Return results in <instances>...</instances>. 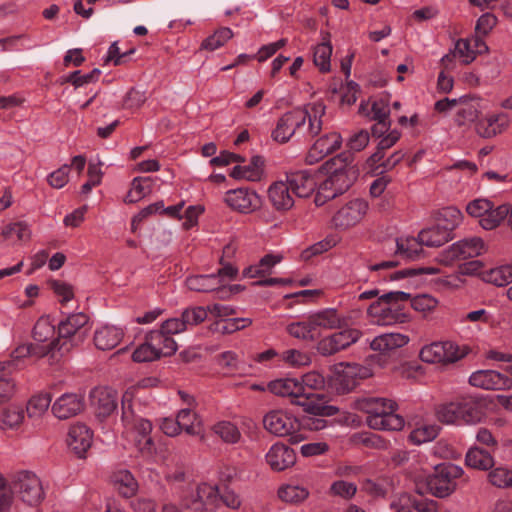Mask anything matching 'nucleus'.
<instances>
[{
    "label": "nucleus",
    "instance_id": "obj_8",
    "mask_svg": "<svg viewBox=\"0 0 512 512\" xmlns=\"http://www.w3.org/2000/svg\"><path fill=\"white\" fill-rule=\"evenodd\" d=\"M264 428L278 437L291 436L292 443H299L304 438L301 435H293L298 429V420L290 413L283 410H272L263 417Z\"/></svg>",
    "mask_w": 512,
    "mask_h": 512
},
{
    "label": "nucleus",
    "instance_id": "obj_47",
    "mask_svg": "<svg viewBox=\"0 0 512 512\" xmlns=\"http://www.w3.org/2000/svg\"><path fill=\"white\" fill-rule=\"evenodd\" d=\"M250 322L242 318L219 319L211 325L210 329L219 334H231L245 328Z\"/></svg>",
    "mask_w": 512,
    "mask_h": 512
},
{
    "label": "nucleus",
    "instance_id": "obj_3",
    "mask_svg": "<svg viewBox=\"0 0 512 512\" xmlns=\"http://www.w3.org/2000/svg\"><path fill=\"white\" fill-rule=\"evenodd\" d=\"M268 389L275 395L290 397L291 403L301 406L306 413L321 416H334L339 413L338 407L328 404L329 400L325 394L308 392L304 385L295 379L271 381Z\"/></svg>",
    "mask_w": 512,
    "mask_h": 512
},
{
    "label": "nucleus",
    "instance_id": "obj_27",
    "mask_svg": "<svg viewBox=\"0 0 512 512\" xmlns=\"http://www.w3.org/2000/svg\"><path fill=\"white\" fill-rule=\"evenodd\" d=\"M124 333L116 326H102L94 333L95 346L100 350H111L121 341Z\"/></svg>",
    "mask_w": 512,
    "mask_h": 512
},
{
    "label": "nucleus",
    "instance_id": "obj_26",
    "mask_svg": "<svg viewBox=\"0 0 512 512\" xmlns=\"http://www.w3.org/2000/svg\"><path fill=\"white\" fill-rule=\"evenodd\" d=\"M458 105L460 108L455 115V122L458 126H464L479 119L480 100L478 98L460 97Z\"/></svg>",
    "mask_w": 512,
    "mask_h": 512
},
{
    "label": "nucleus",
    "instance_id": "obj_38",
    "mask_svg": "<svg viewBox=\"0 0 512 512\" xmlns=\"http://www.w3.org/2000/svg\"><path fill=\"white\" fill-rule=\"evenodd\" d=\"M59 341H52L47 346H35L33 344L27 343L19 345L13 351L14 359H22L29 356L43 357L51 352H54V349L57 347Z\"/></svg>",
    "mask_w": 512,
    "mask_h": 512
},
{
    "label": "nucleus",
    "instance_id": "obj_46",
    "mask_svg": "<svg viewBox=\"0 0 512 512\" xmlns=\"http://www.w3.org/2000/svg\"><path fill=\"white\" fill-rule=\"evenodd\" d=\"M16 390V385L10 374V365L0 363V403L10 400Z\"/></svg>",
    "mask_w": 512,
    "mask_h": 512
},
{
    "label": "nucleus",
    "instance_id": "obj_53",
    "mask_svg": "<svg viewBox=\"0 0 512 512\" xmlns=\"http://www.w3.org/2000/svg\"><path fill=\"white\" fill-rule=\"evenodd\" d=\"M13 236H16L18 240H28L31 236L28 224L22 221L10 223L3 228L0 235L4 240L10 239Z\"/></svg>",
    "mask_w": 512,
    "mask_h": 512
},
{
    "label": "nucleus",
    "instance_id": "obj_6",
    "mask_svg": "<svg viewBox=\"0 0 512 512\" xmlns=\"http://www.w3.org/2000/svg\"><path fill=\"white\" fill-rule=\"evenodd\" d=\"M463 469L452 463H443L435 467L434 473L426 479L428 491L438 497L449 496L456 488L455 479L461 477Z\"/></svg>",
    "mask_w": 512,
    "mask_h": 512
},
{
    "label": "nucleus",
    "instance_id": "obj_55",
    "mask_svg": "<svg viewBox=\"0 0 512 512\" xmlns=\"http://www.w3.org/2000/svg\"><path fill=\"white\" fill-rule=\"evenodd\" d=\"M217 364L226 373H235L242 371L241 363L238 356L233 351H225L216 358Z\"/></svg>",
    "mask_w": 512,
    "mask_h": 512
},
{
    "label": "nucleus",
    "instance_id": "obj_41",
    "mask_svg": "<svg viewBox=\"0 0 512 512\" xmlns=\"http://www.w3.org/2000/svg\"><path fill=\"white\" fill-rule=\"evenodd\" d=\"M283 259L281 254H267L258 261V287L269 286V275L272 269Z\"/></svg>",
    "mask_w": 512,
    "mask_h": 512
},
{
    "label": "nucleus",
    "instance_id": "obj_2",
    "mask_svg": "<svg viewBox=\"0 0 512 512\" xmlns=\"http://www.w3.org/2000/svg\"><path fill=\"white\" fill-rule=\"evenodd\" d=\"M353 162L354 157L351 152H342L321 166L328 177L319 185L314 198L316 206H322L327 201L342 195L354 184L359 170Z\"/></svg>",
    "mask_w": 512,
    "mask_h": 512
},
{
    "label": "nucleus",
    "instance_id": "obj_7",
    "mask_svg": "<svg viewBox=\"0 0 512 512\" xmlns=\"http://www.w3.org/2000/svg\"><path fill=\"white\" fill-rule=\"evenodd\" d=\"M445 217L454 218V223L442 224L437 223L435 226L423 229L418 234V239L428 247H439L453 239L452 232L459 225L462 217L460 210L454 207L443 209Z\"/></svg>",
    "mask_w": 512,
    "mask_h": 512
},
{
    "label": "nucleus",
    "instance_id": "obj_64",
    "mask_svg": "<svg viewBox=\"0 0 512 512\" xmlns=\"http://www.w3.org/2000/svg\"><path fill=\"white\" fill-rule=\"evenodd\" d=\"M438 301L428 294L417 295L411 299V307L419 312L428 313L437 307Z\"/></svg>",
    "mask_w": 512,
    "mask_h": 512
},
{
    "label": "nucleus",
    "instance_id": "obj_61",
    "mask_svg": "<svg viewBox=\"0 0 512 512\" xmlns=\"http://www.w3.org/2000/svg\"><path fill=\"white\" fill-rule=\"evenodd\" d=\"M341 350H343V348L340 347V342L335 333L324 337L317 343V351L323 356L334 355Z\"/></svg>",
    "mask_w": 512,
    "mask_h": 512
},
{
    "label": "nucleus",
    "instance_id": "obj_28",
    "mask_svg": "<svg viewBox=\"0 0 512 512\" xmlns=\"http://www.w3.org/2000/svg\"><path fill=\"white\" fill-rule=\"evenodd\" d=\"M256 198L255 192H248L246 189L230 190L226 193L225 202L242 213L253 211V201Z\"/></svg>",
    "mask_w": 512,
    "mask_h": 512
},
{
    "label": "nucleus",
    "instance_id": "obj_63",
    "mask_svg": "<svg viewBox=\"0 0 512 512\" xmlns=\"http://www.w3.org/2000/svg\"><path fill=\"white\" fill-rule=\"evenodd\" d=\"M454 51L459 57L463 58L462 61L465 65L470 64L476 58L471 39H459L455 44Z\"/></svg>",
    "mask_w": 512,
    "mask_h": 512
},
{
    "label": "nucleus",
    "instance_id": "obj_43",
    "mask_svg": "<svg viewBox=\"0 0 512 512\" xmlns=\"http://www.w3.org/2000/svg\"><path fill=\"white\" fill-rule=\"evenodd\" d=\"M509 205H499L494 207L492 203L491 209L485 214L479 224L486 230H492L500 225V223L509 215Z\"/></svg>",
    "mask_w": 512,
    "mask_h": 512
},
{
    "label": "nucleus",
    "instance_id": "obj_23",
    "mask_svg": "<svg viewBox=\"0 0 512 512\" xmlns=\"http://www.w3.org/2000/svg\"><path fill=\"white\" fill-rule=\"evenodd\" d=\"M409 340V336L405 334L385 333L375 337L370 343V348L374 351L380 352L381 354H388L407 345Z\"/></svg>",
    "mask_w": 512,
    "mask_h": 512
},
{
    "label": "nucleus",
    "instance_id": "obj_40",
    "mask_svg": "<svg viewBox=\"0 0 512 512\" xmlns=\"http://www.w3.org/2000/svg\"><path fill=\"white\" fill-rule=\"evenodd\" d=\"M52 401L49 393L41 392L32 396L26 406L29 418H40L46 413Z\"/></svg>",
    "mask_w": 512,
    "mask_h": 512
},
{
    "label": "nucleus",
    "instance_id": "obj_62",
    "mask_svg": "<svg viewBox=\"0 0 512 512\" xmlns=\"http://www.w3.org/2000/svg\"><path fill=\"white\" fill-rule=\"evenodd\" d=\"M70 166L67 164L62 165L57 170L51 172L47 176L48 184L55 189L63 188L69 181Z\"/></svg>",
    "mask_w": 512,
    "mask_h": 512
},
{
    "label": "nucleus",
    "instance_id": "obj_34",
    "mask_svg": "<svg viewBox=\"0 0 512 512\" xmlns=\"http://www.w3.org/2000/svg\"><path fill=\"white\" fill-rule=\"evenodd\" d=\"M140 421H148V420L136 415L132 402L127 398V394H125L123 397V400H122V415H121V422L123 425L122 433L124 435H128L129 433H134V430L137 429L138 423Z\"/></svg>",
    "mask_w": 512,
    "mask_h": 512
},
{
    "label": "nucleus",
    "instance_id": "obj_5",
    "mask_svg": "<svg viewBox=\"0 0 512 512\" xmlns=\"http://www.w3.org/2000/svg\"><path fill=\"white\" fill-rule=\"evenodd\" d=\"M411 295L402 291L388 292L373 302L367 309L370 317L375 318L378 324L405 323L409 320L408 314L403 311L399 302L408 301Z\"/></svg>",
    "mask_w": 512,
    "mask_h": 512
},
{
    "label": "nucleus",
    "instance_id": "obj_49",
    "mask_svg": "<svg viewBox=\"0 0 512 512\" xmlns=\"http://www.w3.org/2000/svg\"><path fill=\"white\" fill-rule=\"evenodd\" d=\"M180 316L184 322L186 330L198 326L207 318V309L203 306H193L184 309Z\"/></svg>",
    "mask_w": 512,
    "mask_h": 512
},
{
    "label": "nucleus",
    "instance_id": "obj_15",
    "mask_svg": "<svg viewBox=\"0 0 512 512\" xmlns=\"http://www.w3.org/2000/svg\"><path fill=\"white\" fill-rule=\"evenodd\" d=\"M342 144V137L337 132L327 133L319 137L307 154V161L310 164L316 163L328 154L338 150Z\"/></svg>",
    "mask_w": 512,
    "mask_h": 512
},
{
    "label": "nucleus",
    "instance_id": "obj_57",
    "mask_svg": "<svg viewBox=\"0 0 512 512\" xmlns=\"http://www.w3.org/2000/svg\"><path fill=\"white\" fill-rule=\"evenodd\" d=\"M213 430L221 439L227 443H235L240 438L238 428L231 422L222 421L214 425Z\"/></svg>",
    "mask_w": 512,
    "mask_h": 512
},
{
    "label": "nucleus",
    "instance_id": "obj_33",
    "mask_svg": "<svg viewBox=\"0 0 512 512\" xmlns=\"http://www.w3.org/2000/svg\"><path fill=\"white\" fill-rule=\"evenodd\" d=\"M114 487L124 497L133 496L138 488L137 481L128 470H120L112 476Z\"/></svg>",
    "mask_w": 512,
    "mask_h": 512
},
{
    "label": "nucleus",
    "instance_id": "obj_37",
    "mask_svg": "<svg viewBox=\"0 0 512 512\" xmlns=\"http://www.w3.org/2000/svg\"><path fill=\"white\" fill-rule=\"evenodd\" d=\"M189 290L197 292H210L219 288L218 276L215 274L195 275L186 279Z\"/></svg>",
    "mask_w": 512,
    "mask_h": 512
},
{
    "label": "nucleus",
    "instance_id": "obj_51",
    "mask_svg": "<svg viewBox=\"0 0 512 512\" xmlns=\"http://www.w3.org/2000/svg\"><path fill=\"white\" fill-rule=\"evenodd\" d=\"M486 281L496 286H506L512 282V265H504L491 269L486 275Z\"/></svg>",
    "mask_w": 512,
    "mask_h": 512
},
{
    "label": "nucleus",
    "instance_id": "obj_42",
    "mask_svg": "<svg viewBox=\"0 0 512 512\" xmlns=\"http://www.w3.org/2000/svg\"><path fill=\"white\" fill-rule=\"evenodd\" d=\"M362 489L374 498H385L393 491V482L389 478L367 479L364 481Z\"/></svg>",
    "mask_w": 512,
    "mask_h": 512
},
{
    "label": "nucleus",
    "instance_id": "obj_22",
    "mask_svg": "<svg viewBox=\"0 0 512 512\" xmlns=\"http://www.w3.org/2000/svg\"><path fill=\"white\" fill-rule=\"evenodd\" d=\"M151 432L152 424L150 421H140L134 433L125 436L134 442L139 452L144 455H151L155 450Z\"/></svg>",
    "mask_w": 512,
    "mask_h": 512
},
{
    "label": "nucleus",
    "instance_id": "obj_9",
    "mask_svg": "<svg viewBox=\"0 0 512 512\" xmlns=\"http://www.w3.org/2000/svg\"><path fill=\"white\" fill-rule=\"evenodd\" d=\"M13 488L29 505L39 504L45 496L41 480L30 471L18 472L13 479Z\"/></svg>",
    "mask_w": 512,
    "mask_h": 512
},
{
    "label": "nucleus",
    "instance_id": "obj_1",
    "mask_svg": "<svg viewBox=\"0 0 512 512\" xmlns=\"http://www.w3.org/2000/svg\"><path fill=\"white\" fill-rule=\"evenodd\" d=\"M325 110L326 106L317 102L310 105V110L295 108L284 113L272 131L273 140L286 143L294 137L314 138L322 130V117L325 115Z\"/></svg>",
    "mask_w": 512,
    "mask_h": 512
},
{
    "label": "nucleus",
    "instance_id": "obj_54",
    "mask_svg": "<svg viewBox=\"0 0 512 512\" xmlns=\"http://www.w3.org/2000/svg\"><path fill=\"white\" fill-rule=\"evenodd\" d=\"M445 350L441 342H434L424 346L419 353V357L423 362L427 363H443Z\"/></svg>",
    "mask_w": 512,
    "mask_h": 512
},
{
    "label": "nucleus",
    "instance_id": "obj_18",
    "mask_svg": "<svg viewBox=\"0 0 512 512\" xmlns=\"http://www.w3.org/2000/svg\"><path fill=\"white\" fill-rule=\"evenodd\" d=\"M292 193L299 198L309 197L317 187L316 175L309 171H296L286 175Z\"/></svg>",
    "mask_w": 512,
    "mask_h": 512
},
{
    "label": "nucleus",
    "instance_id": "obj_35",
    "mask_svg": "<svg viewBox=\"0 0 512 512\" xmlns=\"http://www.w3.org/2000/svg\"><path fill=\"white\" fill-rule=\"evenodd\" d=\"M459 420L466 424H475L481 421L483 412L472 398L459 400Z\"/></svg>",
    "mask_w": 512,
    "mask_h": 512
},
{
    "label": "nucleus",
    "instance_id": "obj_4",
    "mask_svg": "<svg viewBox=\"0 0 512 512\" xmlns=\"http://www.w3.org/2000/svg\"><path fill=\"white\" fill-rule=\"evenodd\" d=\"M357 408L368 414L366 422L375 430L400 431L405 425L404 418L394 411L396 402L380 397H366L357 401Z\"/></svg>",
    "mask_w": 512,
    "mask_h": 512
},
{
    "label": "nucleus",
    "instance_id": "obj_52",
    "mask_svg": "<svg viewBox=\"0 0 512 512\" xmlns=\"http://www.w3.org/2000/svg\"><path fill=\"white\" fill-rule=\"evenodd\" d=\"M459 401L446 403L436 409L437 419L445 424H454L459 421Z\"/></svg>",
    "mask_w": 512,
    "mask_h": 512
},
{
    "label": "nucleus",
    "instance_id": "obj_16",
    "mask_svg": "<svg viewBox=\"0 0 512 512\" xmlns=\"http://www.w3.org/2000/svg\"><path fill=\"white\" fill-rule=\"evenodd\" d=\"M93 441V433L88 426L82 423L70 427L67 436L69 448L78 456L84 457Z\"/></svg>",
    "mask_w": 512,
    "mask_h": 512
},
{
    "label": "nucleus",
    "instance_id": "obj_17",
    "mask_svg": "<svg viewBox=\"0 0 512 512\" xmlns=\"http://www.w3.org/2000/svg\"><path fill=\"white\" fill-rule=\"evenodd\" d=\"M84 408L82 397L76 393H65L52 404L51 411L55 417L65 420L79 414Z\"/></svg>",
    "mask_w": 512,
    "mask_h": 512
},
{
    "label": "nucleus",
    "instance_id": "obj_12",
    "mask_svg": "<svg viewBox=\"0 0 512 512\" xmlns=\"http://www.w3.org/2000/svg\"><path fill=\"white\" fill-rule=\"evenodd\" d=\"M367 203L362 199H354L343 206L333 217L337 228L347 229L356 225L367 211Z\"/></svg>",
    "mask_w": 512,
    "mask_h": 512
},
{
    "label": "nucleus",
    "instance_id": "obj_36",
    "mask_svg": "<svg viewBox=\"0 0 512 512\" xmlns=\"http://www.w3.org/2000/svg\"><path fill=\"white\" fill-rule=\"evenodd\" d=\"M54 335L55 326L49 317H40L33 328L34 340L43 343L42 346H47L50 342L57 340V338H54Z\"/></svg>",
    "mask_w": 512,
    "mask_h": 512
},
{
    "label": "nucleus",
    "instance_id": "obj_39",
    "mask_svg": "<svg viewBox=\"0 0 512 512\" xmlns=\"http://www.w3.org/2000/svg\"><path fill=\"white\" fill-rule=\"evenodd\" d=\"M309 490L303 486L298 485H282L278 489V497L289 504H300L305 501L309 496Z\"/></svg>",
    "mask_w": 512,
    "mask_h": 512
},
{
    "label": "nucleus",
    "instance_id": "obj_10",
    "mask_svg": "<svg viewBox=\"0 0 512 512\" xmlns=\"http://www.w3.org/2000/svg\"><path fill=\"white\" fill-rule=\"evenodd\" d=\"M88 316L82 312L73 313L67 316V318L61 321L58 325V337L56 341H59L54 352H59L61 355L69 352L73 347L72 337L75 336L81 328L88 323Z\"/></svg>",
    "mask_w": 512,
    "mask_h": 512
},
{
    "label": "nucleus",
    "instance_id": "obj_45",
    "mask_svg": "<svg viewBox=\"0 0 512 512\" xmlns=\"http://www.w3.org/2000/svg\"><path fill=\"white\" fill-rule=\"evenodd\" d=\"M24 420V411L20 407L10 406L0 412V428L16 429Z\"/></svg>",
    "mask_w": 512,
    "mask_h": 512
},
{
    "label": "nucleus",
    "instance_id": "obj_20",
    "mask_svg": "<svg viewBox=\"0 0 512 512\" xmlns=\"http://www.w3.org/2000/svg\"><path fill=\"white\" fill-rule=\"evenodd\" d=\"M509 124L506 114L490 115L483 119H478L475 130L476 133L483 138H492L502 133Z\"/></svg>",
    "mask_w": 512,
    "mask_h": 512
},
{
    "label": "nucleus",
    "instance_id": "obj_21",
    "mask_svg": "<svg viewBox=\"0 0 512 512\" xmlns=\"http://www.w3.org/2000/svg\"><path fill=\"white\" fill-rule=\"evenodd\" d=\"M294 193L286 181L274 182L268 189V197L277 210H289L294 205Z\"/></svg>",
    "mask_w": 512,
    "mask_h": 512
},
{
    "label": "nucleus",
    "instance_id": "obj_19",
    "mask_svg": "<svg viewBox=\"0 0 512 512\" xmlns=\"http://www.w3.org/2000/svg\"><path fill=\"white\" fill-rule=\"evenodd\" d=\"M220 504V495L217 486L202 483L196 490V498L192 500L195 512H214Z\"/></svg>",
    "mask_w": 512,
    "mask_h": 512
},
{
    "label": "nucleus",
    "instance_id": "obj_31",
    "mask_svg": "<svg viewBox=\"0 0 512 512\" xmlns=\"http://www.w3.org/2000/svg\"><path fill=\"white\" fill-rule=\"evenodd\" d=\"M322 40V43L315 47L313 61L321 72L326 73L330 71V58L332 54L330 33L326 32Z\"/></svg>",
    "mask_w": 512,
    "mask_h": 512
},
{
    "label": "nucleus",
    "instance_id": "obj_50",
    "mask_svg": "<svg viewBox=\"0 0 512 512\" xmlns=\"http://www.w3.org/2000/svg\"><path fill=\"white\" fill-rule=\"evenodd\" d=\"M233 36L231 29L227 27L220 28L214 34L207 37L201 44V48L208 51H214L222 47Z\"/></svg>",
    "mask_w": 512,
    "mask_h": 512
},
{
    "label": "nucleus",
    "instance_id": "obj_30",
    "mask_svg": "<svg viewBox=\"0 0 512 512\" xmlns=\"http://www.w3.org/2000/svg\"><path fill=\"white\" fill-rule=\"evenodd\" d=\"M177 420L181 431L184 430L189 435H198L202 429V421L194 409L181 408L177 415Z\"/></svg>",
    "mask_w": 512,
    "mask_h": 512
},
{
    "label": "nucleus",
    "instance_id": "obj_44",
    "mask_svg": "<svg viewBox=\"0 0 512 512\" xmlns=\"http://www.w3.org/2000/svg\"><path fill=\"white\" fill-rule=\"evenodd\" d=\"M150 177H136L131 183V189L125 197V202L136 203L151 192Z\"/></svg>",
    "mask_w": 512,
    "mask_h": 512
},
{
    "label": "nucleus",
    "instance_id": "obj_24",
    "mask_svg": "<svg viewBox=\"0 0 512 512\" xmlns=\"http://www.w3.org/2000/svg\"><path fill=\"white\" fill-rule=\"evenodd\" d=\"M146 337L160 357L171 356L175 354L178 349V345L174 338L169 334H166L164 329L161 327L150 331Z\"/></svg>",
    "mask_w": 512,
    "mask_h": 512
},
{
    "label": "nucleus",
    "instance_id": "obj_60",
    "mask_svg": "<svg viewBox=\"0 0 512 512\" xmlns=\"http://www.w3.org/2000/svg\"><path fill=\"white\" fill-rule=\"evenodd\" d=\"M489 481L499 488L512 487V470L498 467L489 473Z\"/></svg>",
    "mask_w": 512,
    "mask_h": 512
},
{
    "label": "nucleus",
    "instance_id": "obj_59",
    "mask_svg": "<svg viewBox=\"0 0 512 512\" xmlns=\"http://www.w3.org/2000/svg\"><path fill=\"white\" fill-rule=\"evenodd\" d=\"M101 74L98 68L93 69L91 72L82 75L81 71L77 70L70 73L65 82L71 83L75 88L81 87L85 84L96 82Z\"/></svg>",
    "mask_w": 512,
    "mask_h": 512
},
{
    "label": "nucleus",
    "instance_id": "obj_25",
    "mask_svg": "<svg viewBox=\"0 0 512 512\" xmlns=\"http://www.w3.org/2000/svg\"><path fill=\"white\" fill-rule=\"evenodd\" d=\"M91 397L98 417L105 418L109 416L117 407L116 393L111 390L96 389L92 392Z\"/></svg>",
    "mask_w": 512,
    "mask_h": 512
},
{
    "label": "nucleus",
    "instance_id": "obj_32",
    "mask_svg": "<svg viewBox=\"0 0 512 512\" xmlns=\"http://www.w3.org/2000/svg\"><path fill=\"white\" fill-rule=\"evenodd\" d=\"M465 462L467 466L479 470H488L494 465L491 454L478 447H472L468 450Z\"/></svg>",
    "mask_w": 512,
    "mask_h": 512
},
{
    "label": "nucleus",
    "instance_id": "obj_13",
    "mask_svg": "<svg viewBox=\"0 0 512 512\" xmlns=\"http://www.w3.org/2000/svg\"><path fill=\"white\" fill-rule=\"evenodd\" d=\"M469 383L486 390H504L512 386V380L509 377L494 370L474 372L469 378Z\"/></svg>",
    "mask_w": 512,
    "mask_h": 512
},
{
    "label": "nucleus",
    "instance_id": "obj_48",
    "mask_svg": "<svg viewBox=\"0 0 512 512\" xmlns=\"http://www.w3.org/2000/svg\"><path fill=\"white\" fill-rule=\"evenodd\" d=\"M421 241L417 238H407L397 240L396 254H399L407 259H416L423 251Z\"/></svg>",
    "mask_w": 512,
    "mask_h": 512
},
{
    "label": "nucleus",
    "instance_id": "obj_56",
    "mask_svg": "<svg viewBox=\"0 0 512 512\" xmlns=\"http://www.w3.org/2000/svg\"><path fill=\"white\" fill-rule=\"evenodd\" d=\"M289 334L297 339L310 340L315 339L314 327L311 324L310 318L307 322L292 323L287 327Z\"/></svg>",
    "mask_w": 512,
    "mask_h": 512
},
{
    "label": "nucleus",
    "instance_id": "obj_29",
    "mask_svg": "<svg viewBox=\"0 0 512 512\" xmlns=\"http://www.w3.org/2000/svg\"><path fill=\"white\" fill-rule=\"evenodd\" d=\"M309 318L314 330L317 327L324 329H340L344 326V320L338 316L335 309H325L311 315Z\"/></svg>",
    "mask_w": 512,
    "mask_h": 512
},
{
    "label": "nucleus",
    "instance_id": "obj_11",
    "mask_svg": "<svg viewBox=\"0 0 512 512\" xmlns=\"http://www.w3.org/2000/svg\"><path fill=\"white\" fill-rule=\"evenodd\" d=\"M483 249L484 242L481 238L461 240L442 253V262L448 265L455 260L473 258L480 255Z\"/></svg>",
    "mask_w": 512,
    "mask_h": 512
},
{
    "label": "nucleus",
    "instance_id": "obj_14",
    "mask_svg": "<svg viewBox=\"0 0 512 512\" xmlns=\"http://www.w3.org/2000/svg\"><path fill=\"white\" fill-rule=\"evenodd\" d=\"M265 460L273 471L280 472L296 463V453L286 444L276 443L266 453Z\"/></svg>",
    "mask_w": 512,
    "mask_h": 512
},
{
    "label": "nucleus",
    "instance_id": "obj_58",
    "mask_svg": "<svg viewBox=\"0 0 512 512\" xmlns=\"http://www.w3.org/2000/svg\"><path fill=\"white\" fill-rule=\"evenodd\" d=\"M161 358L159 354L155 351L153 348V345L150 343V341L145 336V342L138 346L133 354L132 359L135 362H151L155 361L157 359Z\"/></svg>",
    "mask_w": 512,
    "mask_h": 512
}]
</instances>
